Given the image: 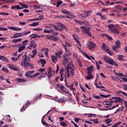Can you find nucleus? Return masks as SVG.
Masks as SVG:
<instances>
[{
  "label": "nucleus",
  "instance_id": "f03ea898",
  "mask_svg": "<svg viewBox=\"0 0 127 127\" xmlns=\"http://www.w3.org/2000/svg\"><path fill=\"white\" fill-rule=\"evenodd\" d=\"M103 59L104 60V61H105V62H106V63H108V64H110V65H114V66H119V64H117V63H116L115 62V61H114V60L108 57H104L103 58Z\"/></svg>",
  "mask_w": 127,
  "mask_h": 127
},
{
  "label": "nucleus",
  "instance_id": "f3484780",
  "mask_svg": "<svg viewBox=\"0 0 127 127\" xmlns=\"http://www.w3.org/2000/svg\"><path fill=\"white\" fill-rule=\"evenodd\" d=\"M102 47L103 50H104V51H105V52H106L109 49V47H108V46H106L105 43H103L102 44Z\"/></svg>",
  "mask_w": 127,
  "mask_h": 127
},
{
  "label": "nucleus",
  "instance_id": "ea45409f",
  "mask_svg": "<svg viewBox=\"0 0 127 127\" xmlns=\"http://www.w3.org/2000/svg\"><path fill=\"white\" fill-rule=\"evenodd\" d=\"M74 71V67L73 68V69H71V70H70V73L71 75V77H73V76L75 75V72Z\"/></svg>",
  "mask_w": 127,
  "mask_h": 127
},
{
  "label": "nucleus",
  "instance_id": "6ab92c4d",
  "mask_svg": "<svg viewBox=\"0 0 127 127\" xmlns=\"http://www.w3.org/2000/svg\"><path fill=\"white\" fill-rule=\"evenodd\" d=\"M20 6L19 5H15L12 7H11V9H12V10H14V9H19Z\"/></svg>",
  "mask_w": 127,
  "mask_h": 127
},
{
  "label": "nucleus",
  "instance_id": "c9c22d12",
  "mask_svg": "<svg viewBox=\"0 0 127 127\" xmlns=\"http://www.w3.org/2000/svg\"><path fill=\"white\" fill-rule=\"evenodd\" d=\"M121 93H122V94H123V95H124V96H127V93H126L125 92H123V91H117L116 92V94H121Z\"/></svg>",
  "mask_w": 127,
  "mask_h": 127
},
{
  "label": "nucleus",
  "instance_id": "09e8293b",
  "mask_svg": "<svg viewBox=\"0 0 127 127\" xmlns=\"http://www.w3.org/2000/svg\"><path fill=\"white\" fill-rule=\"evenodd\" d=\"M69 15V19H73V18L76 17V16H75L74 14H70V13H69V14H68Z\"/></svg>",
  "mask_w": 127,
  "mask_h": 127
},
{
  "label": "nucleus",
  "instance_id": "1a4fd4ad",
  "mask_svg": "<svg viewBox=\"0 0 127 127\" xmlns=\"http://www.w3.org/2000/svg\"><path fill=\"white\" fill-rule=\"evenodd\" d=\"M109 31L112 32V33H114V34H120V30H119V29H118L117 28L110 29Z\"/></svg>",
  "mask_w": 127,
  "mask_h": 127
},
{
  "label": "nucleus",
  "instance_id": "7ed1b4c3",
  "mask_svg": "<svg viewBox=\"0 0 127 127\" xmlns=\"http://www.w3.org/2000/svg\"><path fill=\"white\" fill-rule=\"evenodd\" d=\"M91 12H93V11H84L83 13L80 14V17H81V18L85 19V18H87L89 16V15H90V14L89 13H91Z\"/></svg>",
  "mask_w": 127,
  "mask_h": 127
},
{
  "label": "nucleus",
  "instance_id": "f8f14e48",
  "mask_svg": "<svg viewBox=\"0 0 127 127\" xmlns=\"http://www.w3.org/2000/svg\"><path fill=\"white\" fill-rule=\"evenodd\" d=\"M0 60L3 62H8V60L4 56L0 55Z\"/></svg>",
  "mask_w": 127,
  "mask_h": 127
},
{
  "label": "nucleus",
  "instance_id": "58836bf2",
  "mask_svg": "<svg viewBox=\"0 0 127 127\" xmlns=\"http://www.w3.org/2000/svg\"><path fill=\"white\" fill-rule=\"evenodd\" d=\"M32 71H28L27 72L26 74H25V76H27V77H30V75L32 74Z\"/></svg>",
  "mask_w": 127,
  "mask_h": 127
},
{
  "label": "nucleus",
  "instance_id": "79ce46f5",
  "mask_svg": "<svg viewBox=\"0 0 127 127\" xmlns=\"http://www.w3.org/2000/svg\"><path fill=\"white\" fill-rule=\"evenodd\" d=\"M105 36H106V38L107 39H109V40H111V41L113 40V38L112 37H110V36L106 34H105Z\"/></svg>",
  "mask_w": 127,
  "mask_h": 127
},
{
  "label": "nucleus",
  "instance_id": "4d7b16f0",
  "mask_svg": "<svg viewBox=\"0 0 127 127\" xmlns=\"http://www.w3.org/2000/svg\"><path fill=\"white\" fill-rule=\"evenodd\" d=\"M122 124V122H119L118 123H116L114 125V126H112V127H118V126L119 125H121Z\"/></svg>",
  "mask_w": 127,
  "mask_h": 127
},
{
  "label": "nucleus",
  "instance_id": "c756f323",
  "mask_svg": "<svg viewBox=\"0 0 127 127\" xmlns=\"http://www.w3.org/2000/svg\"><path fill=\"white\" fill-rule=\"evenodd\" d=\"M107 27L110 29H114V27H115V25L114 24H110L107 26Z\"/></svg>",
  "mask_w": 127,
  "mask_h": 127
},
{
  "label": "nucleus",
  "instance_id": "de8ad7c7",
  "mask_svg": "<svg viewBox=\"0 0 127 127\" xmlns=\"http://www.w3.org/2000/svg\"><path fill=\"white\" fill-rule=\"evenodd\" d=\"M99 119H94L93 120V123L95 124L96 125H98L100 123V121H98Z\"/></svg>",
  "mask_w": 127,
  "mask_h": 127
},
{
  "label": "nucleus",
  "instance_id": "9b49d317",
  "mask_svg": "<svg viewBox=\"0 0 127 127\" xmlns=\"http://www.w3.org/2000/svg\"><path fill=\"white\" fill-rule=\"evenodd\" d=\"M8 29H10V30H14V31H20L21 30V28H15L14 27H8Z\"/></svg>",
  "mask_w": 127,
  "mask_h": 127
},
{
  "label": "nucleus",
  "instance_id": "864d4df0",
  "mask_svg": "<svg viewBox=\"0 0 127 127\" xmlns=\"http://www.w3.org/2000/svg\"><path fill=\"white\" fill-rule=\"evenodd\" d=\"M7 30V28L2 27H0V31H6Z\"/></svg>",
  "mask_w": 127,
  "mask_h": 127
},
{
  "label": "nucleus",
  "instance_id": "bb28decb",
  "mask_svg": "<svg viewBox=\"0 0 127 127\" xmlns=\"http://www.w3.org/2000/svg\"><path fill=\"white\" fill-rule=\"evenodd\" d=\"M116 8L117 9L116 11H117V12H119V11H121V10H122V6L120 5H117L116 6Z\"/></svg>",
  "mask_w": 127,
  "mask_h": 127
},
{
  "label": "nucleus",
  "instance_id": "6e6d98bb",
  "mask_svg": "<svg viewBox=\"0 0 127 127\" xmlns=\"http://www.w3.org/2000/svg\"><path fill=\"white\" fill-rule=\"evenodd\" d=\"M38 20H41V19H44V15H40L39 16Z\"/></svg>",
  "mask_w": 127,
  "mask_h": 127
},
{
  "label": "nucleus",
  "instance_id": "a211bd4d",
  "mask_svg": "<svg viewBox=\"0 0 127 127\" xmlns=\"http://www.w3.org/2000/svg\"><path fill=\"white\" fill-rule=\"evenodd\" d=\"M117 76H118V77H125V78H127V75H124V73H115Z\"/></svg>",
  "mask_w": 127,
  "mask_h": 127
},
{
  "label": "nucleus",
  "instance_id": "5fc2aeb1",
  "mask_svg": "<svg viewBox=\"0 0 127 127\" xmlns=\"http://www.w3.org/2000/svg\"><path fill=\"white\" fill-rule=\"evenodd\" d=\"M62 3H63V2H62V0H59L57 4V7H59V5H60V4H62Z\"/></svg>",
  "mask_w": 127,
  "mask_h": 127
},
{
  "label": "nucleus",
  "instance_id": "2eb2a0df",
  "mask_svg": "<svg viewBox=\"0 0 127 127\" xmlns=\"http://www.w3.org/2000/svg\"><path fill=\"white\" fill-rule=\"evenodd\" d=\"M63 58L66 62H68V60H69V56H68L67 54H64L63 55Z\"/></svg>",
  "mask_w": 127,
  "mask_h": 127
},
{
  "label": "nucleus",
  "instance_id": "dca6fc26",
  "mask_svg": "<svg viewBox=\"0 0 127 127\" xmlns=\"http://www.w3.org/2000/svg\"><path fill=\"white\" fill-rule=\"evenodd\" d=\"M46 115L47 114H46L42 118V125H43V126H47L48 127V126H50V127H52V126H51V125H48L47 124H46V122L45 121H43V118H44V117H45V116H46Z\"/></svg>",
  "mask_w": 127,
  "mask_h": 127
},
{
  "label": "nucleus",
  "instance_id": "69168bd1",
  "mask_svg": "<svg viewBox=\"0 0 127 127\" xmlns=\"http://www.w3.org/2000/svg\"><path fill=\"white\" fill-rule=\"evenodd\" d=\"M38 18H34L33 19H30V21H37V20H38Z\"/></svg>",
  "mask_w": 127,
  "mask_h": 127
},
{
  "label": "nucleus",
  "instance_id": "603ef678",
  "mask_svg": "<svg viewBox=\"0 0 127 127\" xmlns=\"http://www.w3.org/2000/svg\"><path fill=\"white\" fill-rule=\"evenodd\" d=\"M39 74H40V73H37L34 74L32 75H31L30 76V77L31 78H35V77H36L37 76H38V75H39Z\"/></svg>",
  "mask_w": 127,
  "mask_h": 127
},
{
  "label": "nucleus",
  "instance_id": "052dcab7",
  "mask_svg": "<svg viewBox=\"0 0 127 127\" xmlns=\"http://www.w3.org/2000/svg\"><path fill=\"white\" fill-rule=\"evenodd\" d=\"M63 46L65 50V52H68V49H67V46L66 45H64V44H63Z\"/></svg>",
  "mask_w": 127,
  "mask_h": 127
},
{
  "label": "nucleus",
  "instance_id": "e433bc0d",
  "mask_svg": "<svg viewBox=\"0 0 127 127\" xmlns=\"http://www.w3.org/2000/svg\"><path fill=\"white\" fill-rule=\"evenodd\" d=\"M105 52H106L107 53H108V54H109V55H111V56H113V55H114V53L113 52H111V51L109 49Z\"/></svg>",
  "mask_w": 127,
  "mask_h": 127
},
{
  "label": "nucleus",
  "instance_id": "4be33fe9",
  "mask_svg": "<svg viewBox=\"0 0 127 127\" xmlns=\"http://www.w3.org/2000/svg\"><path fill=\"white\" fill-rule=\"evenodd\" d=\"M52 58V60L53 61V62H54V63H56V62L55 61H57V56H55L54 55H53L51 57Z\"/></svg>",
  "mask_w": 127,
  "mask_h": 127
},
{
  "label": "nucleus",
  "instance_id": "f257e3e1",
  "mask_svg": "<svg viewBox=\"0 0 127 127\" xmlns=\"http://www.w3.org/2000/svg\"><path fill=\"white\" fill-rule=\"evenodd\" d=\"M23 60L21 62V65L24 66L25 68H28L29 67L30 64L28 63V60H30V57H27L26 54L22 57Z\"/></svg>",
  "mask_w": 127,
  "mask_h": 127
},
{
  "label": "nucleus",
  "instance_id": "9d476101",
  "mask_svg": "<svg viewBox=\"0 0 127 127\" xmlns=\"http://www.w3.org/2000/svg\"><path fill=\"white\" fill-rule=\"evenodd\" d=\"M8 66L10 69H12L13 71H18L17 67L13 64H8Z\"/></svg>",
  "mask_w": 127,
  "mask_h": 127
},
{
  "label": "nucleus",
  "instance_id": "37998d69",
  "mask_svg": "<svg viewBox=\"0 0 127 127\" xmlns=\"http://www.w3.org/2000/svg\"><path fill=\"white\" fill-rule=\"evenodd\" d=\"M73 37L74 38V40H75L77 44H80V40L77 39V38H76V36H74V35H73Z\"/></svg>",
  "mask_w": 127,
  "mask_h": 127
},
{
  "label": "nucleus",
  "instance_id": "680f3d73",
  "mask_svg": "<svg viewBox=\"0 0 127 127\" xmlns=\"http://www.w3.org/2000/svg\"><path fill=\"white\" fill-rule=\"evenodd\" d=\"M60 125L62 127H66V123H65V122H64V121L61 122Z\"/></svg>",
  "mask_w": 127,
  "mask_h": 127
},
{
  "label": "nucleus",
  "instance_id": "6e6552de",
  "mask_svg": "<svg viewBox=\"0 0 127 127\" xmlns=\"http://www.w3.org/2000/svg\"><path fill=\"white\" fill-rule=\"evenodd\" d=\"M88 47L89 50L96 48V44L93 42H89L88 43Z\"/></svg>",
  "mask_w": 127,
  "mask_h": 127
},
{
  "label": "nucleus",
  "instance_id": "423d86ee",
  "mask_svg": "<svg viewBox=\"0 0 127 127\" xmlns=\"http://www.w3.org/2000/svg\"><path fill=\"white\" fill-rule=\"evenodd\" d=\"M115 45L116 46H113L112 47V49L115 52H118V50H117V48H120V47H121V42H120V41H119V40H117L116 41Z\"/></svg>",
  "mask_w": 127,
  "mask_h": 127
},
{
  "label": "nucleus",
  "instance_id": "8fccbe9b",
  "mask_svg": "<svg viewBox=\"0 0 127 127\" xmlns=\"http://www.w3.org/2000/svg\"><path fill=\"white\" fill-rule=\"evenodd\" d=\"M123 58H124V55L118 56V60H120V61H123Z\"/></svg>",
  "mask_w": 127,
  "mask_h": 127
},
{
  "label": "nucleus",
  "instance_id": "3c124183",
  "mask_svg": "<svg viewBox=\"0 0 127 127\" xmlns=\"http://www.w3.org/2000/svg\"><path fill=\"white\" fill-rule=\"evenodd\" d=\"M0 1H3V2H14V0L8 1V0H0Z\"/></svg>",
  "mask_w": 127,
  "mask_h": 127
},
{
  "label": "nucleus",
  "instance_id": "20e7f679",
  "mask_svg": "<svg viewBox=\"0 0 127 127\" xmlns=\"http://www.w3.org/2000/svg\"><path fill=\"white\" fill-rule=\"evenodd\" d=\"M57 25L58 26H59L61 28H59V31H63L64 30V29L65 30H67V29H68V27H67V26L64 25L63 23H61V22H58L57 23Z\"/></svg>",
  "mask_w": 127,
  "mask_h": 127
},
{
  "label": "nucleus",
  "instance_id": "13d9d810",
  "mask_svg": "<svg viewBox=\"0 0 127 127\" xmlns=\"http://www.w3.org/2000/svg\"><path fill=\"white\" fill-rule=\"evenodd\" d=\"M105 122H106V124H110V123H112V119H108L105 120Z\"/></svg>",
  "mask_w": 127,
  "mask_h": 127
},
{
  "label": "nucleus",
  "instance_id": "5701e85b",
  "mask_svg": "<svg viewBox=\"0 0 127 127\" xmlns=\"http://www.w3.org/2000/svg\"><path fill=\"white\" fill-rule=\"evenodd\" d=\"M74 22L77 23L78 24H79L80 25H83V24H84L83 21H81L78 20H74Z\"/></svg>",
  "mask_w": 127,
  "mask_h": 127
},
{
  "label": "nucleus",
  "instance_id": "cd10ccee",
  "mask_svg": "<svg viewBox=\"0 0 127 127\" xmlns=\"http://www.w3.org/2000/svg\"><path fill=\"white\" fill-rule=\"evenodd\" d=\"M47 77L49 79H50V78H51V77H52V71L50 70L48 71V74Z\"/></svg>",
  "mask_w": 127,
  "mask_h": 127
},
{
  "label": "nucleus",
  "instance_id": "c85d7f7f",
  "mask_svg": "<svg viewBox=\"0 0 127 127\" xmlns=\"http://www.w3.org/2000/svg\"><path fill=\"white\" fill-rule=\"evenodd\" d=\"M39 62H40V63H41V64H46V61H45L44 59H41V60H40V61H39L38 62V63H39Z\"/></svg>",
  "mask_w": 127,
  "mask_h": 127
},
{
  "label": "nucleus",
  "instance_id": "338daca9",
  "mask_svg": "<svg viewBox=\"0 0 127 127\" xmlns=\"http://www.w3.org/2000/svg\"><path fill=\"white\" fill-rule=\"evenodd\" d=\"M52 36L50 35V34H48L46 36V38H47V39H51Z\"/></svg>",
  "mask_w": 127,
  "mask_h": 127
},
{
  "label": "nucleus",
  "instance_id": "e2e57ef3",
  "mask_svg": "<svg viewBox=\"0 0 127 127\" xmlns=\"http://www.w3.org/2000/svg\"><path fill=\"white\" fill-rule=\"evenodd\" d=\"M38 71L39 72H41L42 73H43V72H45V69L41 68L39 69H38Z\"/></svg>",
  "mask_w": 127,
  "mask_h": 127
},
{
  "label": "nucleus",
  "instance_id": "774afa93",
  "mask_svg": "<svg viewBox=\"0 0 127 127\" xmlns=\"http://www.w3.org/2000/svg\"><path fill=\"white\" fill-rule=\"evenodd\" d=\"M19 23L20 24V25H24L25 24H26V22H21V21H19Z\"/></svg>",
  "mask_w": 127,
  "mask_h": 127
},
{
  "label": "nucleus",
  "instance_id": "0eeeda50",
  "mask_svg": "<svg viewBox=\"0 0 127 127\" xmlns=\"http://www.w3.org/2000/svg\"><path fill=\"white\" fill-rule=\"evenodd\" d=\"M27 42H28V40H26L22 42L23 46H21V45H20V47H19L18 52H21V51H22V50L25 48V45H26V43H27Z\"/></svg>",
  "mask_w": 127,
  "mask_h": 127
},
{
  "label": "nucleus",
  "instance_id": "c03bdc74",
  "mask_svg": "<svg viewBox=\"0 0 127 127\" xmlns=\"http://www.w3.org/2000/svg\"><path fill=\"white\" fill-rule=\"evenodd\" d=\"M39 24L38 22H35L34 23H33L32 24H30V26H36L37 25H38Z\"/></svg>",
  "mask_w": 127,
  "mask_h": 127
},
{
  "label": "nucleus",
  "instance_id": "f704fd0d",
  "mask_svg": "<svg viewBox=\"0 0 127 127\" xmlns=\"http://www.w3.org/2000/svg\"><path fill=\"white\" fill-rule=\"evenodd\" d=\"M22 33V36H24V35H27V34H30L31 33V32L28 31V32H24L21 33Z\"/></svg>",
  "mask_w": 127,
  "mask_h": 127
},
{
  "label": "nucleus",
  "instance_id": "aec40b11",
  "mask_svg": "<svg viewBox=\"0 0 127 127\" xmlns=\"http://www.w3.org/2000/svg\"><path fill=\"white\" fill-rule=\"evenodd\" d=\"M21 36H22V33H17L14 34V37L15 38H17V37H20Z\"/></svg>",
  "mask_w": 127,
  "mask_h": 127
},
{
  "label": "nucleus",
  "instance_id": "a18cd8bd",
  "mask_svg": "<svg viewBox=\"0 0 127 127\" xmlns=\"http://www.w3.org/2000/svg\"><path fill=\"white\" fill-rule=\"evenodd\" d=\"M67 67H68V71H72V70H73V68H72V65L71 64L67 65L65 67V68H67Z\"/></svg>",
  "mask_w": 127,
  "mask_h": 127
},
{
  "label": "nucleus",
  "instance_id": "4468645a",
  "mask_svg": "<svg viewBox=\"0 0 127 127\" xmlns=\"http://www.w3.org/2000/svg\"><path fill=\"white\" fill-rule=\"evenodd\" d=\"M87 71H90L93 72V71H95V68L94 67V65H92L89 66L88 68H87Z\"/></svg>",
  "mask_w": 127,
  "mask_h": 127
},
{
  "label": "nucleus",
  "instance_id": "a19ab883",
  "mask_svg": "<svg viewBox=\"0 0 127 127\" xmlns=\"http://www.w3.org/2000/svg\"><path fill=\"white\" fill-rule=\"evenodd\" d=\"M2 71H3V72H5V73H8V69L6 68V67H4L1 68Z\"/></svg>",
  "mask_w": 127,
  "mask_h": 127
},
{
  "label": "nucleus",
  "instance_id": "72a5a7b5",
  "mask_svg": "<svg viewBox=\"0 0 127 127\" xmlns=\"http://www.w3.org/2000/svg\"><path fill=\"white\" fill-rule=\"evenodd\" d=\"M19 41H21V39H15L12 40V42L14 43H17V42H19Z\"/></svg>",
  "mask_w": 127,
  "mask_h": 127
},
{
  "label": "nucleus",
  "instance_id": "4c0bfd02",
  "mask_svg": "<svg viewBox=\"0 0 127 127\" xmlns=\"http://www.w3.org/2000/svg\"><path fill=\"white\" fill-rule=\"evenodd\" d=\"M115 101H113L114 103H122L123 104V99L121 98V99H115Z\"/></svg>",
  "mask_w": 127,
  "mask_h": 127
},
{
  "label": "nucleus",
  "instance_id": "2f4dec72",
  "mask_svg": "<svg viewBox=\"0 0 127 127\" xmlns=\"http://www.w3.org/2000/svg\"><path fill=\"white\" fill-rule=\"evenodd\" d=\"M65 69L67 72V78H69V77H70V73L69 71V66H67V67H65Z\"/></svg>",
  "mask_w": 127,
  "mask_h": 127
},
{
  "label": "nucleus",
  "instance_id": "ddd939ff",
  "mask_svg": "<svg viewBox=\"0 0 127 127\" xmlns=\"http://www.w3.org/2000/svg\"><path fill=\"white\" fill-rule=\"evenodd\" d=\"M36 47V45H35V42H31L30 44V46L29 47V49H31V48H35Z\"/></svg>",
  "mask_w": 127,
  "mask_h": 127
},
{
  "label": "nucleus",
  "instance_id": "0e129e2a",
  "mask_svg": "<svg viewBox=\"0 0 127 127\" xmlns=\"http://www.w3.org/2000/svg\"><path fill=\"white\" fill-rule=\"evenodd\" d=\"M11 60H12V61H14V62H15V61H17V60H18V58L13 57L11 59Z\"/></svg>",
  "mask_w": 127,
  "mask_h": 127
},
{
  "label": "nucleus",
  "instance_id": "473e14b6",
  "mask_svg": "<svg viewBox=\"0 0 127 127\" xmlns=\"http://www.w3.org/2000/svg\"><path fill=\"white\" fill-rule=\"evenodd\" d=\"M86 79H87V80H90V79H93V78H94V76H93V75H88L87 76H86L85 77Z\"/></svg>",
  "mask_w": 127,
  "mask_h": 127
},
{
  "label": "nucleus",
  "instance_id": "7c9ffc66",
  "mask_svg": "<svg viewBox=\"0 0 127 127\" xmlns=\"http://www.w3.org/2000/svg\"><path fill=\"white\" fill-rule=\"evenodd\" d=\"M16 81H17V82H20V83H24V82H25V80H24V79L19 78H17L16 79Z\"/></svg>",
  "mask_w": 127,
  "mask_h": 127
},
{
  "label": "nucleus",
  "instance_id": "49530a36",
  "mask_svg": "<svg viewBox=\"0 0 127 127\" xmlns=\"http://www.w3.org/2000/svg\"><path fill=\"white\" fill-rule=\"evenodd\" d=\"M92 97L94 98V99H96V100H98L99 99H101V97L97 95H95L94 94H92Z\"/></svg>",
  "mask_w": 127,
  "mask_h": 127
},
{
  "label": "nucleus",
  "instance_id": "a878e982",
  "mask_svg": "<svg viewBox=\"0 0 127 127\" xmlns=\"http://www.w3.org/2000/svg\"><path fill=\"white\" fill-rule=\"evenodd\" d=\"M54 31V29H52L51 30H47L46 29L44 30V33H52Z\"/></svg>",
  "mask_w": 127,
  "mask_h": 127
},
{
  "label": "nucleus",
  "instance_id": "412c9836",
  "mask_svg": "<svg viewBox=\"0 0 127 127\" xmlns=\"http://www.w3.org/2000/svg\"><path fill=\"white\" fill-rule=\"evenodd\" d=\"M55 100L56 102H58V103H59L60 104L61 103H63V102H64V98H61V99L56 98Z\"/></svg>",
  "mask_w": 127,
  "mask_h": 127
},
{
  "label": "nucleus",
  "instance_id": "bf43d9fd",
  "mask_svg": "<svg viewBox=\"0 0 127 127\" xmlns=\"http://www.w3.org/2000/svg\"><path fill=\"white\" fill-rule=\"evenodd\" d=\"M33 30H34L35 31H41V30H43V29L35 28L33 29Z\"/></svg>",
  "mask_w": 127,
  "mask_h": 127
},
{
  "label": "nucleus",
  "instance_id": "b1692460",
  "mask_svg": "<svg viewBox=\"0 0 127 127\" xmlns=\"http://www.w3.org/2000/svg\"><path fill=\"white\" fill-rule=\"evenodd\" d=\"M51 40H52V41H58V37H55L54 36H52V37L51 38Z\"/></svg>",
  "mask_w": 127,
  "mask_h": 127
},
{
  "label": "nucleus",
  "instance_id": "39448f33",
  "mask_svg": "<svg viewBox=\"0 0 127 127\" xmlns=\"http://www.w3.org/2000/svg\"><path fill=\"white\" fill-rule=\"evenodd\" d=\"M80 28L84 31V34H86L89 37L92 36V33L90 30L87 29V27H85V26H82L80 27Z\"/></svg>",
  "mask_w": 127,
  "mask_h": 127
},
{
  "label": "nucleus",
  "instance_id": "393cba45",
  "mask_svg": "<svg viewBox=\"0 0 127 127\" xmlns=\"http://www.w3.org/2000/svg\"><path fill=\"white\" fill-rule=\"evenodd\" d=\"M62 12L63 13H64L65 14H69V13H70V11L65 9H62Z\"/></svg>",
  "mask_w": 127,
  "mask_h": 127
}]
</instances>
